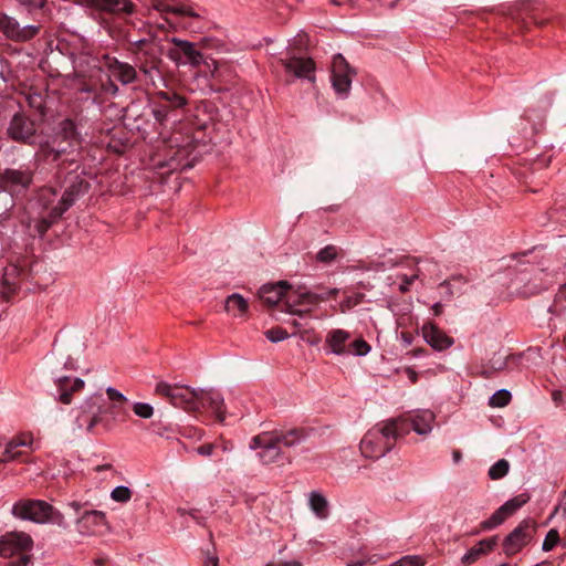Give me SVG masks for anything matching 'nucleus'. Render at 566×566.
<instances>
[{"mask_svg": "<svg viewBox=\"0 0 566 566\" xmlns=\"http://www.w3.org/2000/svg\"><path fill=\"white\" fill-rule=\"evenodd\" d=\"M70 165H75V169L65 176L61 196L53 187L42 188L36 196V203L46 211V214L35 220L34 227L40 234H43L74 203L76 198L88 189L87 180L82 177V172H77L78 165L74 158Z\"/></svg>", "mask_w": 566, "mask_h": 566, "instance_id": "1", "label": "nucleus"}, {"mask_svg": "<svg viewBox=\"0 0 566 566\" xmlns=\"http://www.w3.org/2000/svg\"><path fill=\"white\" fill-rule=\"evenodd\" d=\"M310 431L305 428H293L285 432L264 431L253 437L250 449L254 450L255 459L263 465L271 464L281 457V446L293 447L305 441Z\"/></svg>", "mask_w": 566, "mask_h": 566, "instance_id": "2", "label": "nucleus"}, {"mask_svg": "<svg viewBox=\"0 0 566 566\" xmlns=\"http://www.w3.org/2000/svg\"><path fill=\"white\" fill-rule=\"evenodd\" d=\"M390 428V423L381 421L365 433L359 444L364 457L377 460L392 450L396 440Z\"/></svg>", "mask_w": 566, "mask_h": 566, "instance_id": "3", "label": "nucleus"}, {"mask_svg": "<svg viewBox=\"0 0 566 566\" xmlns=\"http://www.w3.org/2000/svg\"><path fill=\"white\" fill-rule=\"evenodd\" d=\"M12 513L19 518L39 524L49 523L66 526L64 516L52 505L41 500L20 501L12 506Z\"/></svg>", "mask_w": 566, "mask_h": 566, "instance_id": "4", "label": "nucleus"}, {"mask_svg": "<svg viewBox=\"0 0 566 566\" xmlns=\"http://www.w3.org/2000/svg\"><path fill=\"white\" fill-rule=\"evenodd\" d=\"M80 145V135L73 120L64 119L60 123L52 144L41 146V155L48 161H56L69 148Z\"/></svg>", "mask_w": 566, "mask_h": 566, "instance_id": "5", "label": "nucleus"}, {"mask_svg": "<svg viewBox=\"0 0 566 566\" xmlns=\"http://www.w3.org/2000/svg\"><path fill=\"white\" fill-rule=\"evenodd\" d=\"M78 429L93 432L94 428L103 422L106 405L102 395L94 394L85 398L77 407L72 409Z\"/></svg>", "mask_w": 566, "mask_h": 566, "instance_id": "6", "label": "nucleus"}, {"mask_svg": "<svg viewBox=\"0 0 566 566\" xmlns=\"http://www.w3.org/2000/svg\"><path fill=\"white\" fill-rule=\"evenodd\" d=\"M32 544V538L25 533L7 534L0 539V557L12 558L6 566H27Z\"/></svg>", "mask_w": 566, "mask_h": 566, "instance_id": "7", "label": "nucleus"}, {"mask_svg": "<svg viewBox=\"0 0 566 566\" xmlns=\"http://www.w3.org/2000/svg\"><path fill=\"white\" fill-rule=\"evenodd\" d=\"M198 388L171 385L166 381H159L155 387V392L167 398L175 407L186 410H195Z\"/></svg>", "mask_w": 566, "mask_h": 566, "instance_id": "8", "label": "nucleus"}, {"mask_svg": "<svg viewBox=\"0 0 566 566\" xmlns=\"http://www.w3.org/2000/svg\"><path fill=\"white\" fill-rule=\"evenodd\" d=\"M536 522L532 518L523 520L504 539L502 543L503 552L506 556L511 557L521 552L528 545L535 533Z\"/></svg>", "mask_w": 566, "mask_h": 566, "instance_id": "9", "label": "nucleus"}, {"mask_svg": "<svg viewBox=\"0 0 566 566\" xmlns=\"http://www.w3.org/2000/svg\"><path fill=\"white\" fill-rule=\"evenodd\" d=\"M169 41L174 46L168 49L167 56L177 65L199 66L205 62L202 53L196 49L195 43L179 38H171Z\"/></svg>", "mask_w": 566, "mask_h": 566, "instance_id": "10", "label": "nucleus"}, {"mask_svg": "<svg viewBox=\"0 0 566 566\" xmlns=\"http://www.w3.org/2000/svg\"><path fill=\"white\" fill-rule=\"evenodd\" d=\"M355 75L354 69L349 66L342 54H336L332 61V85L337 94L347 96Z\"/></svg>", "mask_w": 566, "mask_h": 566, "instance_id": "11", "label": "nucleus"}, {"mask_svg": "<svg viewBox=\"0 0 566 566\" xmlns=\"http://www.w3.org/2000/svg\"><path fill=\"white\" fill-rule=\"evenodd\" d=\"M0 30L8 39L28 41L38 34L39 27L33 24L21 27L15 19L0 13Z\"/></svg>", "mask_w": 566, "mask_h": 566, "instance_id": "12", "label": "nucleus"}, {"mask_svg": "<svg viewBox=\"0 0 566 566\" xmlns=\"http://www.w3.org/2000/svg\"><path fill=\"white\" fill-rule=\"evenodd\" d=\"M7 132L17 142L30 143L36 129L30 118L22 113H17L11 118Z\"/></svg>", "mask_w": 566, "mask_h": 566, "instance_id": "13", "label": "nucleus"}, {"mask_svg": "<svg viewBox=\"0 0 566 566\" xmlns=\"http://www.w3.org/2000/svg\"><path fill=\"white\" fill-rule=\"evenodd\" d=\"M195 410L209 408L218 418L223 421V396L213 388H198Z\"/></svg>", "mask_w": 566, "mask_h": 566, "instance_id": "14", "label": "nucleus"}, {"mask_svg": "<svg viewBox=\"0 0 566 566\" xmlns=\"http://www.w3.org/2000/svg\"><path fill=\"white\" fill-rule=\"evenodd\" d=\"M289 287L290 286L285 281H281L275 285L266 284L260 289L259 297L266 306L282 312L281 305L284 302L283 296Z\"/></svg>", "mask_w": 566, "mask_h": 566, "instance_id": "15", "label": "nucleus"}, {"mask_svg": "<svg viewBox=\"0 0 566 566\" xmlns=\"http://www.w3.org/2000/svg\"><path fill=\"white\" fill-rule=\"evenodd\" d=\"M105 525V514L102 511L85 510L76 520V528L83 535H92Z\"/></svg>", "mask_w": 566, "mask_h": 566, "instance_id": "16", "label": "nucleus"}, {"mask_svg": "<svg viewBox=\"0 0 566 566\" xmlns=\"http://www.w3.org/2000/svg\"><path fill=\"white\" fill-rule=\"evenodd\" d=\"M284 69L296 77H304L314 81L315 64L312 59L292 56L282 60Z\"/></svg>", "mask_w": 566, "mask_h": 566, "instance_id": "17", "label": "nucleus"}, {"mask_svg": "<svg viewBox=\"0 0 566 566\" xmlns=\"http://www.w3.org/2000/svg\"><path fill=\"white\" fill-rule=\"evenodd\" d=\"M76 3L114 13H132L134 4L129 0H74Z\"/></svg>", "mask_w": 566, "mask_h": 566, "instance_id": "18", "label": "nucleus"}, {"mask_svg": "<svg viewBox=\"0 0 566 566\" xmlns=\"http://www.w3.org/2000/svg\"><path fill=\"white\" fill-rule=\"evenodd\" d=\"M84 385L85 382L81 378H71L67 376L56 378V399L64 405L71 403L72 394L82 390Z\"/></svg>", "mask_w": 566, "mask_h": 566, "instance_id": "19", "label": "nucleus"}, {"mask_svg": "<svg viewBox=\"0 0 566 566\" xmlns=\"http://www.w3.org/2000/svg\"><path fill=\"white\" fill-rule=\"evenodd\" d=\"M411 422L412 430L418 434L426 436L431 432L432 423L436 419L431 410H411L408 411V418Z\"/></svg>", "mask_w": 566, "mask_h": 566, "instance_id": "20", "label": "nucleus"}, {"mask_svg": "<svg viewBox=\"0 0 566 566\" xmlns=\"http://www.w3.org/2000/svg\"><path fill=\"white\" fill-rule=\"evenodd\" d=\"M350 333L345 329H332L326 334L325 346L331 353L336 355L347 354Z\"/></svg>", "mask_w": 566, "mask_h": 566, "instance_id": "21", "label": "nucleus"}, {"mask_svg": "<svg viewBox=\"0 0 566 566\" xmlns=\"http://www.w3.org/2000/svg\"><path fill=\"white\" fill-rule=\"evenodd\" d=\"M497 536H492L485 539L480 541L475 546H473L467 554H464L461 558V563L464 566H470L475 563L481 556L486 555L497 545Z\"/></svg>", "mask_w": 566, "mask_h": 566, "instance_id": "22", "label": "nucleus"}, {"mask_svg": "<svg viewBox=\"0 0 566 566\" xmlns=\"http://www.w3.org/2000/svg\"><path fill=\"white\" fill-rule=\"evenodd\" d=\"M150 7L160 13H174L177 15H187L192 18H199L193 8L186 3L169 4L165 0H151Z\"/></svg>", "mask_w": 566, "mask_h": 566, "instance_id": "23", "label": "nucleus"}, {"mask_svg": "<svg viewBox=\"0 0 566 566\" xmlns=\"http://www.w3.org/2000/svg\"><path fill=\"white\" fill-rule=\"evenodd\" d=\"M422 332L426 340L436 349L443 350L453 344V339L434 325L423 326Z\"/></svg>", "mask_w": 566, "mask_h": 566, "instance_id": "24", "label": "nucleus"}, {"mask_svg": "<svg viewBox=\"0 0 566 566\" xmlns=\"http://www.w3.org/2000/svg\"><path fill=\"white\" fill-rule=\"evenodd\" d=\"M282 313L296 315L300 318H305L311 316L312 308H298V306H305L302 301V292H296L294 294L289 295L284 302L282 303Z\"/></svg>", "mask_w": 566, "mask_h": 566, "instance_id": "25", "label": "nucleus"}, {"mask_svg": "<svg viewBox=\"0 0 566 566\" xmlns=\"http://www.w3.org/2000/svg\"><path fill=\"white\" fill-rule=\"evenodd\" d=\"M190 149L189 145L179 147L178 150L174 153L170 158L163 163L158 164L160 167H167L170 171L181 170L185 168H190L192 166L189 160Z\"/></svg>", "mask_w": 566, "mask_h": 566, "instance_id": "26", "label": "nucleus"}, {"mask_svg": "<svg viewBox=\"0 0 566 566\" xmlns=\"http://www.w3.org/2000/svg\"><path fill=\"white\" fill-rule=\"evenodd\" d=\"M111 76L115 77L123 84H129L136 78V71L133 66L127 63H122L117 60H112L108 63Z\"/></svg>", "mask_w": 566, "mask_h": 566, "instance_id": "27", "label": "nucleus"}, {"mask_svg": "<svg viewBox=\"0 0 566 566\" xmlns=\"http://www.w3.org/2000/svg\"><path fill=\"white\" fill-rule=\"evenodd\" d=\"M551 103L552 98L545 95L544 98L539 102V105H537L536 107H527L524 111L522 117L525 118L527 122L532 123L535 128L537 124H541L544 120L547 109L551 106Z\"/></svg>", "mask_w": 566, "mask_h": 566, "instance_id": "28", "label": "nucleus"}, {"mask_svg": "<svg viewBox=\"0 0 566 566\" xmlns=\"http://www.w3.org/2000/svg\"><path fill=\"white\" fill-rule=\"evenodd\" d=\"M514 283L516 285H518L520 283H524L523 286H516V291H517L518 295H521L522 297H530L532 295L539 293L542 290L547 287L542 282H537L536 279L532 280V279L526 277V274H524V273H521L516 277Z\"/></svg>", "mask_w": 566, "mask_h": 566, "instance_id": "29", "label": "nucleus"}, {"mask_svg": "<svg viewBox=\"0 0 566 566\" xmlns=\"http://www.w3.org/2000/svg\"><path fill=\"white\" fill-rule=\"evenodd\" d=\"M3 179L9 190H17L18 188H25L31 182V175L25 171L7 170Z\"/></svg>", "mask_w": 566, "mask_h": 566, "instance_id": "30", "label": "nucleus"}, {"mask_svg": "<svg viewBox=\"0 0 566 566\" xmlns=\"http://www.w3.org/2000/svg\"><path fill=\"white\" fill-rule=\"evenodd\" d=\"M408 418V412H405L403 415L390 418L388 420H385L387 423L391 424V432L395 434V440L397 441L400 438H403L407 436L411 430L412 426Z\"/></svg>", "mask_w": 566, "mask_h": 566, "instance_id": "31", "label": "nucleus"}, {"mask_svg": "<svg viewBox=\"0 0 566 566\" xmlns=\"http://www.w3.org/2000/svg\"><path fill=\"white\" fill-rule=\"evenodd\" d=\"M510 15L514 20L524 18V15H525V17L531 18L535 24L542 25L544 23V21H538L536 15L534 14L531 0H522L520 2H516L512 7V9L510 11Z\"/></svg>", "mask_w": 566, "mask_h": 566, "instance_id": "32", "label": "nucleus"}, {"mask_svg": "<svg viewBox=\"0 0 566 566\" xmlns=\"http://www.w3.org/2000/svg\"><path fill=\"white\" fill-rule=\"evenodd\" d=\"M226 311L232 316H242L248 310V302L239 294L233 293L226 300Z\"/></svg>", "mask_w": 566, "mask_h": 566, "instance_id": "33", "label": "nucleus"}, {"mask_svg": "<svg viewBox=\"0 0 566 566\" xmlns=\"http://www.w3.org/2000/svg\"><path fill=\"white\" fill-rule=\"evenodd\" d=\"M310 507L318 518H326L328 515V502L321 493L310 494Z\"/></svg>", "mask_w": 566, "mask_h": 566, "instance_id": "34", "label": "nucleus"}, {"mask_svg": "<svg viewBox=\"0 0 566 566\" xmlns=\"http://www.w3.org/2000/svg\"><path fill=\"white\" fill-rule=\"evenodd\" d=\"M342 249L329 244L321 249L314 256V260L324 264H331L340 254Z\"/></svg>", "mask_w": 566, "mask_h": 566, "instance_id": "35", "label": "nucleus"}, {"mask_svg": "<svg viewBox=\"0 0 566 566\" xmlns=\"http://www.w3.org/2000/svg\"><path fill=\"white\" fill-rule=\"evenodd\" d=\"M464 284L462 277H453L446 280L439 284V289L443 290V297L451 298L454 294L461 293V287Z\"/></svg>", "mask_w": 566, "mask_h": 566, "instance_id": "36", "label": "nucleus"}, {"mask_svg": "<svg viewBox=\"0 0 566 566\" xmlns=\"http://www.w3.org/2000/svg\"><path fill=\"white\" fill-rule=\"evenodd\" d=\"M530 501V496L525 493L518 494L514 496L513 499H510L502 505V511H505V513L511 516L513 513H515L518 509H521L524 504H526Z\"/></svg>", "mask_w": 566, "mask_h": 566, "instance_id": "37", "label": "nucleus"}, {"mask_svg": "<svg viewBox=\"0 0 566 566\" xmlns=\"http://www.w3.org/2000/svg\"><path fill=\"white\" fill-rule=\"evenodd\" d=\"M510 470V463L505 459H501L496 461L490 469H489V478L491 480H500L504 478Z\"/></svg>", "mask_w": 566, "mask_h": 566, "instance_id": "38", "label": "nucleus"}, {"mask_svg": "<svg viewBox=\"0 0 566 566\" xmlns=\"http://www.w3.org/2000/svg\"><path fill=\"white\" fill-rule=\"evenodd\" d=\"M365 298V294L360 292L353 291L350 295H346L345 298L339 304V311L342 313H346L347 311L354 308L359 305Z\"/></svg>", "mask_w": 566, "mask_h": 566, "instance_id": "39", "label": "nucleus"}, {"mask_svg": "<svg viewBox=\"0 0 566 566\" xmlns=\"http://www.w3.org/2000/svg\"><path fill=\"white\" fill-rule=\"evenodd\" d=\"M15 447L19 448H28L31 451L38 449V443L34 439V436L31 432H22L11 439Z\"/></svg>", "mask_w": 566, "mask_h": 566, "instance_id": "40", "label": "nucleus"}, {"mask_svg": "<svg viewBox=\"0 0 566 566\" xmlns=\"http://www.w3.org/2000/svg\"><path fill=\"white\" fill-rule=\"evenodd\" d=\"M370 345L363 338L348 343L347 354L365 356L370 352Z\"/></svg>", "mask_w": 566, "mask_h": 566, "instance_id": "41", "label": "nucleus"}, {"mask_svg": "<svg viewBox=\"0 0 566 566\" xmlns=\"http://www.w3.org/2000/svg\"><path fill=\"white\" fill-rule=\"evenodd\" d=\"M24 102L30 108L41 112L44 108L45 99L39 92H29L24 95Z\"/></svg>", "mask_w": 566, "mask_h": 566, "instance_id": "42", "label": "nucleus"}, {"mask_svg": "<svg viewBox=\"0 0 566 566\" xmlns=\"http://www.w3.org/2000/svg\"><path fill=\"white\" fill-rule=\"evenodd\" d=\"M509 515L505 513V511H502V506H500L486 521L482 523V527L484 530H491L495 526L502 524Z\"/></svg>", "mask_w": 566, "mask_h": 566, "instance_id": "43", "label": "nucleus"}, {"mask_svg": "<svg viewBox=\"0 0 566 566\" xmlns=\"http://www.w3.org/2000/svg\"><path fill=\"white\" fill-rule=\"evenodd\" d=\"M511 392L506 389H501V390H497L491 398H490V401H489V405L491 407H505L510 403L511 401Z\"/></svg>", "mask_w": 566, "mask_h": 566, "instance_id": "44", "label": "nucleus"}, {"mask_svg": "<svg viewBox=\"0 0 566 566\" xmlns=\"http://www.w3.org/2000/svg\"><path fill=\"white\" fill-rule=\"evenodd\" d=\"M22 451H19L12 440H9L4 447L2 455L0 457V463L13 461L22 455Z\"/></svg>", "mask_w": 566, "mask_h": 566, "instance_id": "45", "label": "nucleus"}, {"mask_svg": "<svg viewBox=\"0 0 566 566\" xmlns=\"http://www.w3.org/2000/svg\"><path fill=\"white\" fill-rule=\"evenodd\" d=\"M327 296L324 294H318V292L313 291H303L302 292V301L305 306L312 308V306L318 305L321 302H325Z\"/></svg>", "mask_w": 566, "mask_h": 566, "instance_id": "46", "label": "nucleus"}, {"mask_svg": "<svg viewBox=\"0 0 566 566\" xmlns=\"http://www.w3.org/2000/svg\"><path fill=\"white\" fill-rule=\"evenodd\" d=\"M111 497L115 502L127 503L132 499V490L126 485H118L111 492Z\"/></svg>", "mask_w": 566, "mask_h": 566, "instance_id": "47", "label": "nucleus"}, {"mask_svg": "<svg viewBox=\"0 0 566 566\" xmlns=\"http://www.w3.org/2000/svg\"><path fill=\"white\" fill-rule=\"evenodd\" d=\"M133 411L137 417L143 419H149L154 416V407L147 402H134Z\"/></svg>", "mask_w": 566, "mask_h": 566, "instance_id": "48", "label": "nucleus"}, {"mask_svg": "<svg viewBox=\"0 0 566 566\" xmlns=\"http://www.w3.org/2000/svg\"><path fill=\"white\" fill-rule=\"evenodd\" d=\"M558 542H559V534H558L557 530L552 528L546 534V537L543 542L542 548L544 552H549L558 544Z\"/></svg>", "mask_w": 566, "mask_h": 566, "instance_id": "49", "label": "nucleus"}, {"mask_svg": "<svg viewBox=\"0 0 566 566\" xmlns=\"http://www.w3.org/2000/svg\"><path fill=\"white\" fill-rule=\"evenodd\" d=\"M265 336L273 343L284 340L289 337L287 332L282 327H273L265 332Z\"/></svg>", "mask_w": 566, "mask_h": 566, "instance_id": "50", "label": "nucleus"}, {"mask_svg": "<svg viewBox=\"0 0 566 566\" xmlns=\"http://www.w3.org/2000/svg\"><path fill=\"white\" fill-rule=\"evenodd\" d=\"M491 369L497 371H502L507 369V359L504 356L495 354L490 360Z\"/></svg>", "mask_w": 566, "mask_h": 566, "instance_id": "51", "label": "nucleus"}, {"mask_svg": "<svg viewBox=\"0 0 566 566\" xmlns=\"http://www.w3.org/2000/svg\"><path fill=\"white\" fill-rule=\"evenodd\" d=\"M423 560L418 556H405L390 566H423Z\"/></svg>", "mask_w": 566, "mask_h": 566, "instance_id": "52", "label": "nucleus"}, {"mask_svg": "<svg viewBox=\"0 0 566 566\" xmlns=\"http://www.w3.org/2000/svg\"><path fill=\"white\" fill-rule=\"evenodd\" d=\"M106 395L111 402L127 401V397L114 387H107Z\"/></svg>", "mask_w": 566, "mask_h": 566, "instance_id": "53", "label": "nucleus"}, {"mask_svg": "<svg viewBox=\"0 0 566 566\" xmlns=\"http://www.w3.org/2000/svg\"><path fill=\"white\" fill-rule=\"evenodd\" d=\"M160 95L166 98L169 103L172 104L174 107H182L186 104V99L177 94L169 95L168 93H160Z\"/></svg>", "mask_w": 566, "mask_h": 566, "instance_id": "54", "label": "nucleus"}, {"mask_svg": "<svg viewBox=\"0 0 566 566\" xmlns=\"http://www.w3.org/2000/svg\"><path fill=\"white\" fill-rule=\"evenodd\" d=\"M418 277H419V274H418V273H416V274H413V275H411V276L402 275V283H401V285H400V291H401V292H403V293H405V292H407V291L409 290V286H410V285L413 283V281H415L416 279H418Z\"/></svg>", "mask_w": 566, "mask_h": 566, "instance_id": "55", "label": "nucleus"}, {"mask_svg": "<svg viewBox=\"0 0 566 566\" xmlns=\"http://www.w3.org/2000/svg\"><path fill=\"white\" fill-rule=\"evenodd\" d=\"M479 374L483 378L490 379L496 374V371L491 369V365L488 361V363L481 365V369H480Z\"/></svg>", "mask_w": 566, "mask_h": 566, "instance_id": "56", "label": "nucleus"}, {"mask_svg": "<svg viewBox=\"0 0 566 566\" xmlns=\"http://www.w3.org/2000/svg\"><path fill=\"white\" fill-rule=\"evenodd\" d=\"M504 358L507 359V369H509V368L518 366L522 355L511 354V355L504 356Z\"/></svg>", "mask_w": 566, "mask_h": 566, "instance_id": "57", "label": "nucleus"}, {"mask_svg": "<svg viewBox=\"0 0 566 566\" xmlns=\"http://www.w3.org/2000/svg\"><path fill=\"white\" fill-rule=\"evenodd\" d=\"M153 113H154L155 118L158 122L165 120L167 118V116H168V111H167V108L165 106L155 108L153 111Z\"/></svg>", "mask_w": 566, "mask_h": 566, "instance_id": "58", "label": "nucleus"}, {"mask_svg": "<svg viewBox=\"0 0 566 566\" xmlns=\"http://www.w3.org/2000/svg\"><path fill=\"white\" fill-rule=\"evenodd\" d=\"M213 446L212 444H203L197 448V452L200 455L210 457L212 454Z\"/></svg>", "mask_w": 566, "mask_h": 566, "instance_id": "59", "label": "nucleus"}, {"mask_svg": "<svg viewBox=\"0 0 566 566\" xmlns=\"http://www.w3.org/2000/svg\"><path fill=\"white\" fill-rule=\"evenodd\" d=\"M20 3L31 7V8H42L44 6V0H18Z\"/></svg>", "mask_w": 566, "mask_h": 566, "instance_id": "60", "label": "nucleus"}, {"mask_svg": "<svg viewBox=\"0 0 566 566\" xmlns=\"http://www.w3.org/2000/svg\"><path fill=\"white\" fill-rule=\"evenodd\" d=\"M15 271H17V269H15V268H12V269L10 270V273H6V274H4V276H3V282H4V284H7V285H9V286L14 284V282L11 280V277H12V275L15 273Z\"/></svg>", "mask_w": 566, "mask_h": 566, "instance_id": "61", "label": "nucleus"}, {"mask_svg": "<svg viewBox=\"0 0 566 566\" xmlns=\"http://www.w3.org/2000/svg\"><path fill=\"white\" fill-rule=\"evenodd\" d=\"M338 293H339V289L334 287V289L327 290L326 292H321L319 294H324L325 296H327V300H328V298H336Z\"/></svg>", "mask_w": 566, "mask_h": 566, "instance_id": "62", "label": "nucleus"}, {"mask_svg": "<svg viewBox=\"0 0 566 566\" xmlns=\"http://www.w3.org/2000/svg\"><path fill=\"white\" fill-rule=\"evenodd\" d=\"M67 507L73 510L75 514H80V512L82 510V504L78 502H70L67 504Z\"/></svg>", "mask_w": 566, "mask_h": 566, "instance_id": "63", "label": "nucleus"}, {"mask_svg": "<svg viewBox=\"0 0 566 566\" xmlns=\"http://www.w3.org/2000/svg\"><path fill=\"white\" fill-rule=\"evenodd\" d=\"M205 566H218V558L214 556H208Z\"/></svg>", "mask_w": 566, "mask_h": 566, "instance_id": "64", "label": "nucleus"}]
</instances>
